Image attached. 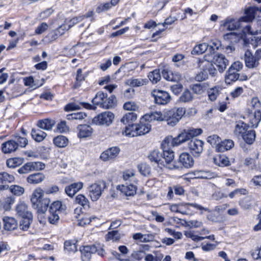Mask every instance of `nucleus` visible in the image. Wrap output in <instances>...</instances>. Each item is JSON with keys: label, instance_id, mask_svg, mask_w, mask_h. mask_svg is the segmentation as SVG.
I'll return each mask as SVG.
<instances>
[{"label": "nucleus", "instance_id": "09e8293b", "mask_svg": "<svg viewBox=\"0 0 261 261\" xmlns=\"http://www.w3.org/2000/svg\"><path fill=\"white\" fill-rule=\"evenodd\" d=\"M194 178L211 179L214 177L213 173L210 171H195L193 172Z\"/></svg>", "mask_w": 261, "mask_h": 261}, {"label": "nucleus", "instance_id": "f257e3e1", "mask_svg": "<svg viewBox=\"0 0 261 261\" xmlns=\"http://www.w3.org/2000/svg\"><path fill=\"white\" fill-rule=\"evenodd\" d=\"M186 110L184 108L173 109L164 112L162 114L160 112H154L153 113L159 114V117L156 121H165L167 124L171 126L176 125L182 117L185 114Z\"/></svg>", "mask_w": 261, "mask_h": 261}, {"label": "nucleus", "instance_id": "a211bd4d", "mask_svg": "<svg viewBox=\"0 0 261 261\" xmlns=\"http://www.w3.org/2000/svg\"><path fill=\"white\" fill-rule=\"evenodd\" d=\"M81 106L89 110H95L96 109V107L94 106L91 105L89 103L82 102L79 103L76 102L70 103L65 107L64 110L66 111L79 110L81 109Z\"/></svg>", "mask_w": 261, "mask_h": 261}, {"label": "nucleus", "instance_id": "e2e57ef3", "mask_svg": "<svg viewBox=\"0 0 261 261\" xmlns=\"http://www.w3.org/2000/svg\"><path fill=\"white\" fill-rule=\"evenodd\" d=\"M135 124H128L125 127L123 134L128 137L137 136L136 129H135Z\"/></svg>", "mask_w": 261, "mask_h": 261}, {"label": "nucleus", "instance_id": "e433bc0d", "mask_svg": "<svg viewBox=\"0 0 261 261\" xmlns=\"http://www.w3.org/2000/svg\"><path fill=\"white\" fill-rule=\"evenodd\" d=\"M164 79L169 81H177L179 79V76L177 74H174L171 71L164 69L162 72Z\"/></svg>", "mask_w": 261, "mask_h": 261}, {"label": "nucleus", "instance_id": "c85d7f7f", "mask_svg": "<svg viewBox=\"0 0 261 261\" xmlns=\"http://www.w3.org/2000/svg\"><path fill=\"white\" fill-rule=\"evenodd\" d=\"M240 19L239 20L232 18H227L223 23V26L227 30L233 31L239 29L240 27Z\"/></svg>", "mask_w": 261, "mask_h": 261}, {"label": "nucleus", "instance_id": "a19ab883", "mask_svg": "<svg viewBox=\"0 0 261 261\" xmlns=\"http://www.w3.org/2000/svg\"><path fill=\"white\" fill-rule=\"evenodd\" d=\"M222 90V88L220 86H216L210 89L207 91L209 99L212 101H215Z\"/></svg>", "mask_w": 261, "mask_h": 261}, {"label": "nucleus", "instance_id": "58836bf2", "mask_svg": "<svg viewBox=\"0 0 261 261\" xmlns=\"http://www.w3.org/2000/svg\"><path fill=\"white\" fill-rule=\"evenodd\" d=\"M137 118V115L135 113H128L123 116L120 121L124 124H132V123L136 121Z\"/></svg>", "mask_w": 261, "mask_h": 261}, {"label": "nucleus", "instance_id": "338daca9", "mask_svg": "<svg viewBox=\"0 0 261 261\" xmlns=\"http://www.w3.org/2000/svg\"><path fill=\"white\" fill-rule=\"evenodd\" d=\"M14 140L18 143V147H24L28 144V141L27 139L25 137L20 136L18 135H16L14 136Z\"/></svg>", "mask_w": 261, "mask_h": 261}, {"label": "nucleus", "instance_id": "0eeeda50", "mask_svg": "<svg viewBox=\"0 0 261 261\" xmlns=\"http://www.w3.org/2000/svg\"><path fill=\"white\" fill-rule=\"evenodd\" d=\"M114 118V115L112 112H105L94 117L92 122L96 125L108 126L112 123Z\"/></svg>", "mask_w": 261, "mask_h": 261}, {"label": "nucleus", "instance_id": "de8ad7c7", "mask_svg": "<svg viewBox=\"0 0 261 261\" xmlns=\"http://www.w3.org/2000/svg\"><path fill=\"white\" fill-rule=\"evenodd\" d=\"M68 143V139L65 136H58L54 139V144L60 148L66 147Z\"/></svg>", "mask_w": 261, "mask_h": 261}, {"label": "nucleus", "instance_id": "79ce46f5", "mask_svg": "<svg viewBox=\"0 0 261 261\" xmlns=\"http://www.w3.org/2000/svg\"><path fill=\"white\" fill-rule=\"evenodd\" d=\"M256 137L255 132L254 130H247L246 133L243 135L242 138L248 144H252L255 141Z\"/></svg>", "mask_w": 261, "mask_h": 261}, {"label": "nucleus", "instance_id": "39448f33", "mask_svg": "<svg viewBox=\"0 0 261 261\" xmlns=\"http://www.w3.org/2000/svg\"><path fill=\"white\" fill-rule=\"evenodd\" d=\"M169 142V138L165 139L161 144V147L163 149L162 159H163L166 167L170 169L174 168L175 166L172 163L174 159V152L173 150L166 149L167 146Z\"/></svg>", "mask_w": 261, "mask_h": 261}, {"label": "nucleus", "instance_id": "a18cd8bd", "mask_svg": "<svg viewBox=\"0 0 261 261\" xmlns=\"http://www.w3.org/2000/svg\"><path fill=\"white\" fill-rule=\"evenodd\" d=\"M32 219L33 216L22 217L19 223L20 229L23 231L28 230L30 227Z\"/></svg>", "mask_w": 261, "mask_h": 261}, {"label": "nucleus", "instance_id": "f3484780", "mask_svg": "<svg viewBox=\"0 0 261 261\" xmlns=\"http://www.w3.org/2000/svg\"><path fill=\"white\" fill-rule=\"evenodd\" d=\"M77 137L79 138H85L90 137L93 132L92 128L87 124H80L77 126Z\"/></svg>", "mask_w": 261, "mask_h": 261}, {"label": "nucleus", "instance_id": "6e6552de", "mask_svg": "<svg viewBox=\"0 0 261 261\" xmlns=\"http://www.w3.org/2000/svg\"><path fill=\"white\" fill-rule=\"evenodd\" d=\"M212 56V59L210 62L216 65L220 72H223L226 69L229 64L228 60L225 58L224 55L219 53Z\"/></svg>", "mask_w": 261, "mask_h": 261}, {"label": "nucleus", "instance_id": "f8f14e48", "mask_svg": "<svg viewBox=\"0 0 261 261\" xmlns=\"http://www.w3.org/2000/svg\"><path fill=\"white\" fill-rule=\"evenodd\" d=\"M244 61L246 66L250 69L256 68L259 65L258 59L249 50H247L244 54Z\"/></svg>", "mask_w": 261, "mask_h": 261}, {"label": "nucleus", "instance_id": "1a4fd4ad", "mask_svg": "<svg viewBox=\"0 0 261 261\" xmlns=\"http://www.w3.org/2000/svg\"><path fill=\"white\" fill-rule=\"evenodd\" d=\"M151 94L154 97L155 102L159 105H166L171 100L170 95L165 91L154 89L151 92Z\"/></svg>", "mask_w": 261, "mask_h": 261}, {"label": "nucleus", "instance_id": "7c9ffc66", "mask_svg": "<svg viewBox=\"0 0 261 261\" xmlns=\"http://www.w3.org/2000/svg\"><path fill=\"white\" fill-rule=\"evenodd\" d=\"M39 202L37 206L33 205V207L37 210L38 213L44 214L46 211L50 200L49 198H44Z\"/></svg>", "mask_w": 261, "mask_h": 261}, {"label": "nucleus", "instance_id": "2f4dec72", "mask_svg": "<svg viewBox=\"0 0 261 261\" xmlns=\"http://www.w3.org/2000/svg\"><path fill=\"white\" fill-rule=\"evenodd\" d=\"M234 146L233 141L231 140H225L221 141L220 145L217 147L218 152H224L232 148Z\"/></svg>", "mask_w": 261, "mask_h": 261}, {"label": "nucleus", "instance_id": "864d4df0", "mask_svg": "<svg viewBox=\"0 0 261 261\" xmlns=\"http://www.w3.org/2000/svg\"><path fill=\"white\" fill-rule=\"evenodd\" d=\"M148 77L149 80L153 83L156 84L160 81L161 76L159 69H155L153 71L150 72Z\"/></svg>", "mask_w": 261, "mask_h": 261}, {"label": "nucleus", "instance_id": "603ef678", "mask_svg": "<svg viewBox=\"0 0 261 261\" xmlns=\"http://www.w3.org/2000/svg\"><path fill=\"white\" fill-rule=\"evenodd\" d=\"M10 191L14 195L20 196L24 193V188L19 185H13L9 186Z\"/></svg>", "mask_w": 261, "mask_h": 261}, {"label": "nucleus", "instance_id": "49530a36", "mask_svg": "<svg viewBox=\"0 0 261 261\" xmlns=\"http://www.w3.org/2000/svg\"><path fill=\"white\" fill-rule=\"evenodd\" d=\"M31 135L37 142L43 141L46 136V134L40 129H32Z\"/></svg>", "mask_w": 261, "mask_h": 261}, {"label": "nucleus", "instance_id": "393cba45", "mask_svg": "<svg viewBox=\"0 0 261 261\" xmlns=\"http://www.w3.org/2000/svg\"><path fill=\"white\" fill-rule=\"evenodd\" d=\"M190 138L186 129L184 130L176 138L172 139L171 144L173 146H178L181 143L190 140Z\"/></svg>", "mask_w": 261, "mask_h": 261}, {"label": "nucleus", "instance_id": "423d86ee", "mask_svg": "<svg viewBox=\"0 0 261 261\" xmlns=\"http://www.w3.org/2000/svg\"><path fill=\"white\" fill-rule=\"evenodd\" d=\"M106 188V184L103 180L98 181L89 186L88 191L91 199L93 201H97L101 196Z\"/></svg>", "mask_w": 261, "mask_h": 261}, {"label": "nucleus", "instance_id": "8fccbe9b", "mask_svg": "<svg viewBox=\"0 0 261 261\" xmlns=\"http://www.w3.org/2000/svg\"><path fill=\"white\" fill-rule=\"evenodd\" d=\"M23 160L21 158H14L7 160V165L9 168H15L23 163Z\"/></svg>", "mask_w": 261, "mask_h": 261}, {"label": "nucleus", "instance_id": "6ab92c4d", "mask_svg": "<svg viewBox=\"0 0 261 261\" xmlns=\"http://www.w3.org/2000/svg\"><path fill=\"white\" fill-rule=\"evenodd\" d=\"M83 183L82 182H74L67 186L65 188L66 194L72 197L76 193L83 188Z\"/></svg>", "mask_w": 261, "mask_h": 261}, {"label": "nucleus", "instance_id": "4468645a", "mask_svg": "<svg viewBox=\"0 0 261 261\" xmlns=\"http://www.w3.org/2000/svg\"><path fill=\"white\" fill-rule=\"evenodd\" d=\"M208 45V53L204 55L203 58L207 61H210L212 59V56L216 54V51L219 49L221 43L219 40H215L212 41Z\"/></svg>", "mask_w": 261, "mask_h": 261}, {"label": "nucleus", "instance_id": "412c9836", "mask_svg": "<svg viewBox=\"0 0 261 261\" xmlns=\"http://www.w3.org/2000/svg\"><path fill=\"white\" fill-rule=\"evenodd\" d=\"M260 26L258 23V20L256 22H252L244 27L243 31L244 33L250 35L257 34L261 33V30L259 29Z\"/></svg>", "mask_w": 261, "mask_h": 261}, {"label": "nucleus", "instance_id": "c9c22d12", "mask_svg": "<svg viewBox=\"0 0 261 261\" xmlns=\"http://www.w3.org/2000/svg\"><path fill=\"white\" fill-rule=\"evenodd\" d=\"M15 180V177L13 174L6 172H0V184H6L11 183Z\"/></svg>", "mask_w": 261, "mask_h": 261}, {"label": "nucleus", "instance_id": "f03ea898", "mask_svg": "<svg viewBox=\"0 0 261 261\" xmlns=\"http://www.w3.org/2000/svg\"><path fill=\"white\" fill-rule=\"evenodd\" d=\"M93 105L99 106L100 107L109 109L114 108L117 105L116 98L114 95L110 97L102 91L98 92L92 100Z\"/></svg>", "mask_w": 261, "mask_h": 261}, {"label": "nucleus", "instance_id": "aec40b11", "mask_svg": "<svg viewBox=\"0 0 261 261\" xmlns=\"http://www.w3.org/2000/svg\"><path fill=\"white\" fill-rule=\"evenodd\" d=\"M258 11L261 12V7L260 8L257 7H249L245 10V16L241 17L240 19L243 21H251Z\"/></svg>", "mask_w": 261, "mask_h": 261}, {"label": "nucleus", "instance_id": "a878e982", "mask_svg": "<svg viewBox=\"0 0 261 261\" xmlns=\"http://www.w3.org/2000/svg\"><path fill=\"white\" fill-rule=\"evenodd\" d=\"M44 191L41 188H37L32 193L31 201L32 205H37L39 203L40 200L43 199Z\"/></svg>", "mask_w": 261, "mask_h": 261}, {"label": "nucleus", "instance_id": "5fc2aeb1", "mask_svg": "<svg viewBox=\"0 0 261 261\" xmlns=\"http://www.w3.org/2000/svg\"><path fill=\"white\" fill-rule=\"evenodd\" d=\"M75 202L83 207H89V201L88 199L83 194L77 195L75 198Z\"/></svg>", "mask_w": 261, "mask_h": 261}, {"label": "nucleus", "instance_id": "b1692460", "mask_svg": "<svg viewBox=\"0 0 261 261\" xmlns=\"http://www.w3.org/2000/svg\"><path fill=\"white\" fill-rule=\"evenodd\" d=\"M121 192L127 196H134L136 193V186L133 184L122 185L119 186L118 188Z\"/></svg>", "mask_w": 261, "mask_h": 261}, {"label": "nucleus", "instance_id": "9d476101", "mask_svg": "<svg viewBox=\"0 0 261 261\" xmlns=\"http://www.w3.org/2000/svg\"><path fill=\"white\" fill-rule=\"evenodd\" d=\"M148 159L153 166H157L161 168L165 166L162 159V153L158 150L151 151L148 155Z\"/></svg>", "mask_w": 261, "mask_h": 261}, {"label": "nucleus", "instance_id": "72a5a7b5", "mask_svg": "<svg viewBox=\"0 0 261 261\" xmlns=\"http://www.w3.org/2000/svg\"><path fill=\"white\" fill-rule=\"evenodd\" d=\"M45 178V176L41 173H34L30 175L27 178V181L31 184H37L42 182Z\"/></svg>", "mask_w": 261, "mask_h": 261}, {"label": "nucleus", "instance_id": "7ed1b4c3", "mask_svg": "<svg viewBox=\"0 0 261 261\" xmlns=\"http://www.w3.org/2000/svg\"><path fill=\"white\" fill-rule=\"evenodd\" d=\"M160 118L159 114L153 113L147 114L144 115L141 119L140 123L135 124L137 136L144 135L149 133L151 129L150 122L155 121Z\"/></svg>", "mask_w": 261, "mask_h": 261}, {"label": "nucleus", "instance_id": "2eb2a0df", "mask_svg": "<svg viewBox=\"0 0 261 261\" xmlns=\"http://www.w3.org/2000/svg\"><path fill=\"white\" fill-rule=\"evenodd\" d=\"M18 148V143L13 139L8 140L2 144V150L5 154L14 152Z\"/></svg>", "mask_w": 261, "mask_h": 261}, {"label": "nucleus", "instance_id": "052dcab7", "mask_svg": "<svg viewBox=\"0 0 261 261\" xmlns=\"http://www.w3.org/2000/svg\"><path fill=\"white\" fill-rule=\"evenodd\" d=\"M135 172L132 169L127 170L123 173V178L125 181L135 182Z\"/></svg>", "mask_w": 261, "mask_h": 261}, {"label": "nucleus", "instance_id": "774afa93", "mask_svg": "<svg viewBox=\"0 0 261 261\" xmlns=\"http://www.w3.org/2000/svg\"><path fill=\"white\" fill-rule=\"evenodd\" d=\"M32 171L34 170L31 162L26 163L18 170V172L20 174H27Z\"/></svg>", "mask_w": 261, "mask_h": 261}, {"label": "nucleus", "instance_id": "ddd939ff", "mask_svg": "<svg viewBox=\"0 0 261 261\" xmlns=\"http://www.w3.org/2000/svg\"><path fill=\"white\" fill-rule=\"evenodd\" d=\"M204 143L200 140L194 139L190 141L188 147L191 152L194 155H198L203 150Z\"/></svg>", "mask_w": 261, "mask_h": 261}, {"label": "nucleus", "instance_id": "20e7f679", "mask_svg": "<svg viewBox=\"0 0 261 261\" xmlns=\"http://www.w3.org/2000/svg\"><path fill=\"white\" fill-rule=\"evenodd\" d=\"M210 61L204 59V58L199 61V66L202 71L195 76V80L197 81L201 82L205 80L208 78V74L212 76H215L217 73V70L213 64Z\"/></svg>", "mask_w": 261, "mask_h": 261}, {"label": "nucleus", "instance_id": "3c124183", "mask_svg": "<svg viewBox=\"0 0 261 261\" xmlns=\"http://www.w3.org/2000/svg\"><path fill=\"white\" fill-rule=\"evenodd\" d=\"M239 77V74L234 71H229L228 69L226 72L225 81L227 84H230L232 82L237 81Z\"/></svg>", "mask_w": 261, "mask_h": 261}, {"label": "nucleus", "instance_id": "f704fd0d", "mask_svg": "<svg viewBox=\"0 0 261 261\" xmlns=\"http://www.w3.org/2000/svg\"><path fill=\"white\" fill-rule=\"evenodd\" d=\"M66 206L63 204L61 201H57L53 202L50 206L49 213H58L64 212L66 210Z\"/></svg>", "mask_w": 261, "mask_h": 261}, {"label": "nucleus", "instance_id": "0e129e2a", "mask_svg": "<svg viewBox=\"0 0 261 261\" xmlns=\"http://www.w3.org/2000/svg\"><path fill=\"white\" fill-rule=\"evenodd\" d=\"M207 86L205 83L196 84L193 85L192 89L193 91L198 94H201L206 89Z\"/></svg>", "mask_w": 261, "mask_h": 261}, {"label": "nucleus", "instance_id": "c756f323", "mask_svg": "<svg viewBox=\"0 0 261 261\" xmlns=\"http://www.w3.org/2000/svg\"><path fill=\"white\" fill-rule=\"evenodd\" d=\"M214 163L220 167H226L230 165L228 158L224 155H217L213 158Z\"/></svg>", "mask_w": 261, "mask_h": 261}, {"label": "nucleus", "instance_id": "ea45409f", "mask_svg": "<svg viewBox=\"0 0 261 261\" xmlns=\"http://www.w3.org/2000/svg\"><path fill=\"white\" fill-rule=\"evenodd\" d=\"M208 45L206 43H200L196 45L192 50L191 54L193 55H198L204 53L206 50H208Z\"/></svg>", "mask_w": 261, "mask_h": 261}, {"label": "nucleus", "instance_id": "13d9d810", "mask_svg": "<svg viewBox=\"0 0 261 261\" xmlns=\"http://www.w3.org/2000/svg\"><path fill=\"white\" fill-rule=\"evenodd\" d=\"M87 116V115L85 113L78 112L68 114L66 116V118L68 120H83L85 119Z\"/></svg>", "mask_w": 261, "mask_h": 261}, {"label": "nucleus", "instance_id": "4d7b16f0", "mask_svg": "<svg viewBox=\"0 0 261 261\" xmlns=\"http://www.w3.org/2000/svg\"><path fill=\"white\" fill-rule=\"evenodd\" d=\"M221 139L217 135H213L207 137V141L212 146L215 147L217 149L218 147L221 142Z\"/></svg>", "mask_w": 261, "mask_h": 261}, {"label": "nucleus", "instance_id": "bb28decb", "mask_svg": "<svg viewBox=\"0 0 261 261\" xmlns=\"http://www.w3.org/2000/svg\"><path fill=\"white\" fill-rule=\"evenodd\" d=\"M174 192L176 195H183L185 193V190L183 187L179 185H175L173 187H169L168 188V192L167 196L169 199H171L173 198Z\"/></svg>", "mask_w": 261, "mask_h": 261}, {"label": "nucleus", "instance_id": "37998d69", "mask_svg": "<svg viewBox=\"0 0 261 261\" xmlns=\"http://www.w3.org/2000/svg\"><path fill=\"white\" fill-rule=\"evenodd\" d=\"M128 82H129L130 86L133 87H137L146 85L148 83V81L147 79L141 78H132L128 80Z\"/></svg>", "mask_w": 261, "mask_h": 261}, {"label": "nucleus", "instance_id": "5701e85b", "mask_svg": "<svg viewBox=\"0 0 261 261\" xmlns=\"http://www.w3.org/2000/svg\"><path fill=\"white\" fill-rule=\"evenodd\" d=\"M179 162L187 168H191L194 165L192 157L188 153H182L180 155Z\"/></svg>", "mask_w": 261, "mask_h": 261}, {"label": "nucleus", "instance_id": "473e14b6", "mask_svg": "<svg viewBox=\"0 0 261 261\" xmlns=\"http://www.w3.org/2000/svg\"><path fill=\"white\" fill-rule=\"evenodd\" d=\"M248 127V125L244 122L239 121L235 126L234 133L237 136H241L242 137L243 135L247 132Z\"/></svg>", "mask_w": 261, "mask_h": 261}, {"label": "nucleus", "instance_id": "cd10ccee", "mask_svg": "<svg viewBox=\"0 0 261 261\" xmlns=\"http://www.w3.org/2000/svg\"><path fill=\"white\" fill-rule=\"evenodd\" d=\"M4 227L5 230L11 231L17 227L16 220L12 217H4L3 218Z\"/></svg>", "mask_w": 261, "mask_h": 261}, {"label": "nucleus", "instance_id": "6e6d98bb", "mask_svg": "<svg viewBox=\"0 0 261 261\" xmlns=\"http://www.w3.org/2000/svg\"><path fill=\"white\" fill-rule=\"evenodd\" d=\"M192 99L193 95L190 90L186 89L179 97V100L182 102H188L191 101Z\"/></svg>", "mask_w": 261, "mask_h": 261}, {"label": "nucleus", "instance_id": "4c0bfd02", "mask_svg": "<svg viewBox=\"0 0 261 261\" xmlns=\"http://www.w3.org/2000/svg\"><path fill=\"white\" fill-rule=\"evenodd\" d=\"M261 120V112L260 110L255 111L253 115L250 117V123L252 127H256Z\"/></svg>", "mask_w": 261, "mask_h": 261}, {"label": "nucleus", "instance_id": "4be33fe9", "mask_svg": "<svg viewBox=\"0 0 261 261\" xmlns=\"http://www.w3.org/2000/svg\"><path fill=\"white\" fill-rule=\"evenodd\" d=\"M17 214L21 217L33 216L32 213L29 210L28 205L23 202H19L16 207Z\"/></svg>", "mask_w": 261, "mask_h": 261}, {"label": "nucleus", "instance_id": "c03bdc74", "mask_svg": "<svg viewBox=\"0 0 261 261\" xmlns=\"http://www.w3.org/2000/svg\"><path fill=\"white\" fill-rule=\"evenodd\" d=\"M54 124V121L48 119L40 120L37 123V125L39 127L45 130L51 129Z\"/></svg>", "mask_w": 261, "mask_h": 261}, {"label": "nucleus", "instance_id": "dca6fc26", "mask_svg": "<svg viewBox=\"0 0 261 261\" xmlns=\"http://www.w3.org/2000/svg\"><path fill=\"white\" fill-rule=\"evenodd\" d=\"M80 251L83 261H89L92 254L96 252V245L84 246L83 248L80 249Z\"/></svg>", "mask_w": 261, "mask_h": 261}, {"label": "nucleus", "instance_id": "bf43d9fd", "mask_svg": "<svg viewBox=\"0 0 261 261\" xmlns=\"http://www.w3.org/2000/svg\"><path fill=\"white\" fill-rule=\"evenodd\" d=\"M121 238V235L117 230H113L108 232L106 236L107 241L113 240V241H118Z\"/></svg>", "mask_w": 261, "mask_h": 261}, {"label": "nucleus", "instance_id": "9b49d317", "mask_svg": "<svg viewBox=\"0 0 261 261\" xmlns=\"http://www.w3.org/2000/svg\"><path fill=\"white\" fill-rule=\"evenodd\" d=\"M120 151V149L118 147H110L101 153L100 159L103 161L114 160L118 156Z\"/></svg>", "mask_w": 261, "mask_h": 261}, {"label": "nucleus", "instance_id": "680f3d73", "mask_svg": "<svg viewBox=\"0 0 261 261\" xmlns=\"http://www.w3.org/2000/svg\"><path fill=\"white\" fill-rule=\"evenodd\" d=\"M70 28H71L69 26V24L66 20L64 21V23L62 24L60 27L57 29L55 31V33L56 36H61L63 35L65 32L68 31Z\"/></svg>", "mask_w": 261, "mask_h": 261}, {"label": "nucleus", "instance_id": "69168bd1", "mask_svg": "<svg viewBox=\"0 0 261 261\" xmlns=\"http://www.w3.org/2000/svg\"><path fill=\"white\" fill-rule=\"evenodd\" d=\"M64 249L68 252H75L77 250V246L73 241H66L64 243Z\"/></svg>", "mask_w": 261, "mask_h": 261}]
</instances>
